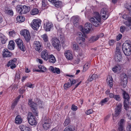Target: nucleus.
Returning <instances> with one entry per match:
<instances>
[{
  "label": "nucleus",
  "instance_id": "f257e3e1",
  "mask_svg": "<svg viewBox=\"0 0 131 131\" xmlns=\"http://www.w3.org/2000/svg\"><path fill=\"white\" fill-rule=\"evenodd\" d=\"M95 16L90 19V21L93 25L95 27H98L101 24V18L99 13L96 12L95 13Z\"/></svg>",
  "mask_w": 131,
  "mask_h": 131
},
{
  "label": "nucleus",
  "instance_id": "f03ea898",
  "mask_svg": "<svg viewBox=\"0 0 131 131\" xmlns=\"http://www.w3.org/2000/svg\"><path fill=\"white\" fill-rule=\"evenodd\" d=\"M131 45L128 43H124L122 46V49L125 54L127 56H130L131 54Z\"/></svg>",
  "mask_w": 131,
  "mask_h": 131
},
{
  "label": "nucleus",
  "instance_id": "7ed1b4c3",
  "mask_svg": "<svg viewBox=\"0 0 131 131\" xmlns=\"http://www.w3.org/2000/svg\"><path fill=\"white\" fill-rule=\"evenodd\" d=\"M17 11L21 14H25L30 10V7L26 5L19 6L17 8Z\"/></svg>",
  "mask_w": 131,
  "mask_h": 131
},
{
  "label": "nucleus",
  "instance_id": "20e7f679",
  "mask_svg": "<svg viewBox=\"0 0 131 131\" xmlns=\"http://www.w3.org/2000/svg\"><path fill=\"white\" fill-rule=\"evenodd\" d=\"M27 119L29 124L31 125H36L37 121L35 117L34 116L32 113L29 112L28 113Z\"/></svg>",
  "mask_w": 131,
  "mask_h": 131
},
{
  "label": "nucleus",
  "instance_id": "39448f33",
  "mask_svg": "<svg viewBox=\"0 0 131 131\" xmlns=\"http://www.w3.org/2000/svg\"><path fill=\"white\" fill-rule=\"evenodd\" d=\"M20 34L24 36L25 40L28 42L30 41V33L28 30L26 29H24L20 31Z\"/></svg>",
  "mask_w": 131,
  "mask_h": 131
},
{
  "label": "nucleus",
  "instance_id": "423d86ee",
  "mask_svg": "<svg viewBox=\"0 0 131 131\" xmlns=\"http://www.w3.org/2000/svg\"><path fill=\"white\" fill-rule=\"evenodd\" d=\"M52 44L53 47L58 51L60 49L61 45L60 41L57 38H53L52 39Z\"/></svg>",
  "mask_w": 131,
  "mask_h": 131
},
{
  "label": "nucleus",
  "instance_id": "0eeeda50",
  "mask_svg": "<svg viewBox=\"0 0 131 131\" xmlns=\"http://www.w3.org/2000/svg\"><path fill=\"white\" fill-rule=\"evenodd\" d=\"M92 25V24L89 23H86L85 25L84 28L82 26H81V30L82 32L88 33L90 30Z\"/></svg>",
  "mask_w": 131,
  "mask_h": 131
},
{
  "label": "nucleus",
  "instance_id": "6e6552de",
  "mask_svg": "<svg viewBox=\"0 0 131 131\" xmlns=\"http://www.w3.org/2000/svg\"><path fill=\"white\" fill-rule=\"evenodd\" d=\"M43 23L44 27L45 30L46 31H50L51 28L53 27L52 24L49 23V21L47 19L44 20Z\"/></svg>",
  "mask_w": 131,
  "mask_h": 131
},
{
  "label": "nucleus",
  "instance_id": "1a4fd4ad",
  "mask_svg": "<svg viewBox=\"0 0 131 131\" xmlns=\"http://www.w3.org/2000/svg\"><path fill=\"white\" fill-rule=\"evenodd\" d=\"M100 15L104 19H106L109 16V13L108 9L105 8H102L100 11Z\"/></svg>",
  "mask_w": 131,
  "mask_h": 131
},
{
  "label": "nucleus",
  "instance_id": "9d476101",
  "mask_svg": "<svg viewBox=\"0 0 131 131\" xmlns=\"http://www.w3.org/2000/svg\"><path fill=\"white\" fill-rule=\"evenodd\" d=\"M125 120L123 119H121L118 124V129L119 131H125L124 128Z\"/></svg>",
  "mask_w": 131,
  "mask_h": 131
},
{
  "label": "nucleus",
  "instance_id": "9b49d317",
  "mask_svg": "<svg viewBox=\"0 0 131 131\" xmlns=\"http://www.w3.org/2000/svg\"><path fill=\"white\" fill-rule=\"evenodd\" d=\"M33 46L35 50L38 52H40L42 49L41 43L38 41H35L33 43Z\"/></svg>",
  "mask_w": 131,
  "mask_h": 131
},
{
  "label": "nucleus",
  "instance_id": "f8f14e48",
  "mask_svg": "<svg viewBox=\"0 0 131 131\" xmlns=\"http://www.w3.org/2000/svg\"><path fill=\"white\" fill-rule=\"evenodd\" d=\"M33 22L31 24L32 27L34 30H37L41 25V21L40 20L36 19L34 20Z\"/></svg>",
  "mask_w": 131,
  "mask_h": 131
},
{
  "label": "nucleus",
  "instance_id": "ddd939ff",
  "mask_svg": "<svg viewBox=\"0 0 131 131\" xmlns=\"http://www.w3.org/2000/svg\"><path fill=\"white\" fill-rule=\"evenodd\" d=\"M15 41L18 46L21 50L24 51L25 50V46L23 45L22 40L19 38L15 40Z\"/></svg>",
  "mask_w": 131,
  "mask_h": 131
},
{
  "label": "nucleus",
  "instance_id": "4468645a",
  "mask_svg": "<svg viewBox=\"0 0 131 131\" xmlns=\"http://www.w3.org/2000/svg\"><path fill=\"white\" fill-rule=\"evenodd\" d=\"M83 34L80 32H79L78 33V36L79 38V40L78 42L79 43V44H81V43H83L85 40V39L84 38L86 37V36L85 33L82 32Z\"/></svg>",
  "mask_w": 131,
  "mask_h": 131
},
{
  "label": "nucleus",
  "instance_id": "2eb2a0df",
  "mask_svg": "<svg viewBox=\"0 0 131 131\" xmlns=\"http://www.w3.org/2000/svg\"><path fill=\"white\" fill-rule=\"evenodd\" d=\"M122 90V95L123 98L124 99V101L127 102L129 101L130 97L129 94L123 89Z\"/></svg>",
  "mask_w": 131,
  "mask_h": 131
},
{
  "label": "nucleus",
  "instance_id": "dca6fc26",
  "mask_svg": "<svg viewBox=\"0 0 131 131\" xmlns=\"http://www.w3.org/2000/svg\"><path fill=\"white\" fill-rule=\"evenodd\" d=\"M41 57L45 60L47 61L49 58V55H48L47 50H43L41 53Z\"/></svg>",
  "mask_w": 131,
  "mask_h": 131
},
{
  "label": "nucleus",
  "instance_id": "f3484780",
  "mask_svg": "<svg viewBox=\"0 0 131 131\" xmlns=\"http://www.w3.org/2000/svg\"><path fill=\"white\" fill-rule=\"evenodd\" d=\"M122 106V105L120 104L117 105L115 109V116L116 117L118 116L121 113Z\"/></svg>",
  "mask_w": 131,
  "mask_h": 131
},
{
  "label": "nucleus",
  "instance_id": "a211bd4d",
  "mask_svg": "<svg viewBox=\"0 0 131 131\" xmlns=\"http://www.w3.org/2000/svg\"><path fill=\"white\" fill-rule=\"evenodd\" d=\"M49 70L54 73L59 74L60 73V70L58 68H54L52 66H50Z\"/></svg>",
  "mask_w": 131,
  "mask_h": 131
},
{
  "label": "nucleus",
  "instance_id": "6ab92c4d",
  "mask_svg": "<svg viewBox=\"0 0 131 131\" xmlns=\"http://www.w3.org/2000/svg\"><path fill=\"white\" fill-rule=\"evenodd\" d=\"M12 55V53L9 52L7 49H5L3 51V56L4 57H10Z\"/></svg>",
  "mask_w": 131,
  "mask_h": 131
},
{
  "label": "nucleus",
  "instance_id": "aec40b11",
  "mask_svg": "<svg viewBox=\"0 0 131 131\" xmlns=\"http://www.w3.org/2000/svg\"><path fill=\"white\" fill-rule=\"evenodd\" d=\"M125 6L126 9L125 10L126 13H129V15H131V4L127 3L125 5Z\"/></svg>",
  "mask_w": 131,
  "mask_h": 131
},
{
  "label": "nucleus",
  "instance_id": "412c9836",
  "mask_svg": "<svg viewBox=\"0 0 131 131\" xmlns=\"http://www.w3.org/2000/svg\"><path fill=\"white\" fill-rule=\"evenodd\" d=\"M125 6L126 9L125 10L126 13H129V15H131V4L127 3L125 5Z\"/></svg>",
  "mask_w": 131,
  "mask_h": 131
},
{
  "label": "nucleus",
  "instance_id": "4be33fe9",
  "mask_svg": "<svg viewBox=\"0 0 131 131\" xmlns=\"http://www.w3.org/2000/svg\"><path fill=\"white\" fill-rule=\"evenodd\" d=\"M125 6L126 9L125 10L126 13H129V15H131V4L127 3L125 5Z\"/></svg>",
  "mask_w": 131,
  "mask_h": 131
},
{
  "label": "nucleus",
  "instance_id": "5701e85b",
  "mask_svg": "<svg viewBox=\"0 0 131 131\" xmlns=\"http://www.w3.org/2000/svg\"><path fill=\"white\" fill-rule=\"evenodd\" d=\"M74 18L73 24L74 26L78 27L79 25L80 18L78 16H75L73 17Z\"/></svg>",
  "mask_w": 131,
  "mask_h": 131
},
{
  "label": "nucleus",
  "instance_id": "b1692460",
  "mask_svg": "<svg viewBox=\"0 0 131 131\" xmlns=\"http://www.w3.org/2000/svg\"><path fill=\"white\" fill-rule=\"evenodd\" d=\"M113 80L112 77L110 76L108 77L106 80L107 84L110 88L113 86Z\"/></svg>",
  "mask_w": 131,
  "mask_h": 131
},
{
  "label": "nucleus",
  "instance_id": "393cba45",
  "mask_svg": "<svg viewBox=\"0 0 131 131\" xmlns=\"http://www.w3.org/2000/svg\"><path fill=\"white\" fill-rule=\"evenodd\" d=\"M122 78L123 82L124 85H126L127 82V75L125 73H123L122 75Z\"/></svg>",
  "mask_w": 131,
  "mask_h": 131
},
{
  "label": "nucleus",
  "instance_id": "a878e982",
  "mask_svg": "<svg viewBox=\"0 0 131 131\" xmlns=\"http://www.w3.org/2000/svg\"><path fill=\"white\" fill-rule=\"evenodd\" d=\"M15 43L13 40H10L9 41V44L8 46V48L10 49L13 50L15 48Z\"/></svg>",
  "mask_w": 131,
  "mask_h": 131
},
{
  "label": "nucleus",
  "instance_id": "bb28decb",
  "mask_svg": "<svg viewBox=\"0 0 131 131\" xmlns=\"http://www.w3.org/2000/svg\"><path fill=\"white\" fill-rule=\"evenodd\" d=\"M65 55L67 59L71 60L72 58V55L69 51H67L65 53Z\"/></svg>",
  "mask_w": 131,
  "mask_h": 131
},
{
  "label": "nucleus",
  "instance_id": "cd10ccee",
  "mask_svg": "<svg viewBox=\"0 0 131 131\" xmlns=\"http://www.w3.org/2000/svg\"><path fill=\"white\" fill-rule=\"evenodd\" d=\"M28 104L29 107L31 108V109L37 107V104L34 103L31 100H29Z\"/></svg>",
  "mask_w": 131,
  "mask_h": 131
},
{
  "label": "nucleus",
  "instance_id": "c85d7f7f",
  "mask_svg": "<svg viewBox=\"0 0 131 131\" xmlns=\"http://www.w3.org/2000/svg\"><path fill=\"white\" fill-rule=\"evenodd\" d=\"M75 128L74 126H70L66 128L63 131H75Z\"/></svg>",
  "mask_w": 131,
  "mask_h": 131
},
{
  "label": "nucleus",
  "instance_id": "c756f323",
  "mask_svg": "<svg viewBox=\"0 0 131 131\" xmlns=\"http://www.w3.org/2000/svg\"><path fill=\"white\" fill-rule=\"evenodd\" d=\"M115 58L116 61L119 62L122 60V57L121 54H115Z\"/></svg>",
  "mask_w": 131,
  "mask_h": 131
},
{
  "label": "nucleus",
  "instance_id": "7c9ffc66",
  "mask_svg": "<svg viewBox=\"0 0 131 131\" xmlns=\"http://www.w3.org/2000/svg\"><path fill=\"white\" fill-rule=\"evenodd\" d=\"M22 122V119L19 115L17 116L15 119V123L17 124H21Z\"/></svg>",
  "mask_w": 131,
  "mask_h": 131
},
{
  "label": "nucleus",
  "instance_id": "2f4dec72",
  "mask_svg": "<svg viewBox=\"0 0 131 131\" xmlns=\"http://www.w3.org/2000/svg\"><path fill=\"white\" fill-rule=\"evenodd\" d=\"M98 77L97 75L95 74H93L91 76L90 75L87 81L88 82H90L96 79Z\"/></svg>",
  "mask_w": 131,
  "mask_h": 131
},
{
  "label": "nucleus",
  "instance_id": "473e14b6",
  "mask_svg": "<svg viewBox=\"0 0 131 131\" xmlns=\"http://www.w3.org/2000/svg\"><path fill=\"white\" fill-rule=\"evenodd\" d=\"M121 69V66L119 65H117L114 67L112 69V70L114 72H120Z\"/></svg>",
  "mask_w": 131,
  "mask_h": 131
},
{
  "label": "nucleus",
  "instance_id": "72a5a7b5",
  "mask_svg": "<svg viewBox=\"0 0 131 131\" xmlns=\"http://www.w3.org/2000/svg\"><path fill=\"white\" fill-rule=\"evenodd\" d=\"M130 29L131 27H129V28H128L127 27H125L123 26H121L120 27L121 32L122 33L124 32L125 30H126V31H128Z\"/></svg>",
  "mask_w": 131,
  "mask_h": 131
},
{
  "label": "nucleus",
  "instance_id": "f704fd0d",
  "mask_svg": "<svg viewBox=\"0 0 131 131\" xmlns=\"http://www.w3.org/2000/svg\"><path fill=\"white\" fill-rule=\"evenodd\" d=\"M48 59L49 62L50 63H54L56 61L55 58L52 54H51L49 56Z\"/></svg>",
  "mask_w": 131,
  "mask_h": 131
},
{
  "label": "nucleus",
  "instance_id": "c9c22d12",
  "mask_svg": "<svg viewBox=\"0 0 131 131\" xmlns=\"http://www.w3.org/2000/svg\"><path fill=\"white\" fill-rule=\"evenodd\" d=\"M7 66L8 67L10 66L12 69H13L16 67V65L14 63V62H13V61H9L8 63Z\"/></svg>",
  "mask_w": 131,
  "mask_h": 131
},
{
  "label": "nucleus",
  "instance_id": "e433bc0d",
  "mask_svg": "<svg viewBox=\"0 0 131 131\" xmlns=\"http://www.w3.org/2000/svg\"><path fill=\"white\" fill-rule=\"evenodd\" d=\"M53 3L54 5L57 7H60L62 4V2L60 1H56V0Z\"/></svg>",
  "mask_w": 131,
  "mask_h": 131
},
{
  "label": "nucleus",
  "instance_id": "4c0bfd02",
  "mask_svg": "<svg viewBox=\"0 0 131 131\" xmlns=\"http://www.w3.org/2000/svg\"><path fill=\"white\" fill-rule=\"evenodd\" d=\"M25 18L22 16H19L17 17L16 19L17 21L19 22H22L25 20Z\"/></svg>",
  "mask_w": 131,
  "mask_h": 131
},
{
  "label": "nucleus",
  "instance_id": "58836bf2",
  "mask_svg": "<svg viewBox=\"0 0 131 131\" xmlns=\"http://www.w3.org/2000/svg\"><path fill=\"white\" fill-rule=\"evenodd\" d=\"M124 24L129 28L131 25V18H130L129 20H126L124 22Z\"/></svg>",
  "mask_w": 131,
  "mask_h": 131
},
{
  "label": "nucleus",
  "instance_id": "ea45409f",
  "mask_svg": "<svg viewBox=\"0 0 131 131\" xmlns=\"http://www.w3.org/2000/svg\"><path fill=\"white\" fill-rule=\"evenodd\" d=\"M39 13L38 10L36 8H35L33 9L31 11V15H34L37 14Z\"/></svg>",
  "mask_w": 131,
  "mask_h": 131
},
{
  "label": "nucleus",
  "instance_id": "a19ab883",
  "mask_svg": "<svg viewBox=\"0 0 131 131\" xmlns=\"http://www.w3.org/2000/svg\"><path fill=\"white\" fill-rule=\"evenodd\" d=\"M50 124L44 123L43 124V128L46 130H47L49 129L50 128Z\"/></svg>",
  "mask_w": 131,
  "mask_h": 131
},
{
  "label": "nucleus",
  "instance_id": "79ce46f5",
  "mask_svg": "<svg viewBox=\"0 0 131 131\" xmlns=\"http://www.w3.org/2000/svg\"><path fill=\"white\" fill-rule=\"evenodd\" d=\"M31 110L33 113L36 116L38 115V112L37 107L32 108L31 109Z\"/></svg>",
  "mask_w": 131,
  "mask_h": 131
},
{
  "label": "nucleus",
  "instance_id": "37998d69",
  "mask_svg": "<svg viewBox=\"0 0 131 131\" xmlns=\"http://www.w3.org/2000/svg\"><path fill=\"white\" fill-rule=\"evenodd\" d=\"M31 110L33 113L36 116L38 115V112L37 107L32 108L31 109Z\"/></svg>",
  "mask_w": 131,
  "mask_h": 131
},
{
  "label": "nucleus",
  "instance_id": "c03bdc74",
  "mask_svg": "<svg viewBox=\"0 0 131 131\" xmlns=\"http://www.w3.org/2000/svg\"><path fill=\"white\" fill-rule=\"evenodd\" d=\"M19 128L21 131H24L26 129H30L29 128L23 125H20L19 126Z\"/></svg>",
  "mask_w": 131,
  "mask_h": 131
},
{
  "label": "nucleus",
  "instance_id": "a18cd8bd",
  "mask_svg": "<svg viewBox=\"0 0 131 131\" xmlns=\"http://www.w3.org/2000/svg\"><path fill=\"white\" fill-rule=\"evenodd\" d=\"M99 38V36H96L92 37L91 38L90 40L91 42H93L96 41Z\"/></svg>",
  "mask_w": 131,
  "mask_h": 131
},
{
  "label": "nucleus",
  "instance_id": "49530a36",
  "mask_svg": "<svg viewBox=\"0 0 131 131\" xmlns=\"http://www.w3.org/2000/svg\"><path fill=\"white\" fill-rule=\"evenodd\" d=\"M64 126H67L70 123V119L69 118L67 117L64 122Z\"/></svg>",
  "mask_w": 131,
  "mask_h": 131
},
{
  "label": "nucleus",
  "instance_id": "de8ad7c7",
  "mask_svg": "<svg viewBox=\"0 0 131 131\" xmlns=\"http://www.w3.org/2000/svg\"><path fill=\"white\" fill-rule=\"evenodd\" d=\"M129 101L127 102H125L124 101V108L127 111L128 109V104L129 103Z\"/></svg>",
  "mask_w": 131,
  "mask_h": 131
},
{
  "label": "nucleus",
  "instance_id": "09e8293b",
  "mask_svg": "<svg viewBox=\"0 0 131 131\" xmlns=\"http://www.w3.org/2000/svg\"><path fill=\"white\" fill-rule=\"evenodd\" d=\"M38 67L40 70H41V72H44L45 71L47 70L46 68L43 66L40 65Z\"/></svg>",
  "mask_w": 131,
  "mask_h": 131
},
{
  "label": "nucleus",
  "instance_id": "8fccbe9b",
  "mask_svg": "<svg viewBox=\"0 0 131 131\" xmlns=\"http://www.w3.org/2000/svg\"><path fill=\"white\" fill-rule=\"evenodd\" d=\"M71 84L69 82H68L65 84L64 85V89H67L70 87L71 85Z\"/></svg>",
  "mask_w": 131,
  "mask_h": 131
},
{
  "label": "nucleus",
  "instance_id": "3c124183",
  "mask_svg": "<svg viewBox=\"0 0 131 131\" xmlns=\"http://www.w3.org/2000/svg\"><path fill=\"white\" fill-rule=\"evenodd\" d=\"M90 65V64L88 63H86L85 64L83 67V71H85L89 67Z\"/></svg>",
  "mask_w": 131,
  "mask_h": 131
},
{
  "label": "nucleus",
  "instance_id": "603ef678",
  "mask_svg": "<svg viewBox=\"0 0 131 131\" xmlns=\"http://www.w3.org/2000/svg\"><path fill=\"white\" fill-rule=\"evenodd\" d=\"M121 48V46H117L116 48V51L115 54H121V53L120 52V49Z\"/></svg>",
  "mask_w": 131,
  "mask_h": 131
},
{
  "label": "nucleus",
  "instance_id": "864d4df0",
  "mask_svg": "<svg viewBox=\"0 0 131 131\" xmlns=\"http://www.w3.org/2000/svg\"><path fill=\"white\" fill-rule=\"evenodd\" d=\"M126 14L122 16L123 18L127 20H129L130 18H131L130 17H129L127 15L128 14H129V13H125Z\"/></svg>",
  "mask_w": 131,
  "mask_h": 131
},
{
  "label": "nucleus",
  "instance_id": "5fc2aeb1",
  "mask_svg": "<svg viewBox=\"0 0 131 131\" xmlns=\"http://www.w3.org/2000/svg\"><path fill=\"white\" fill-rule=\"evenodd\" d=\"M5 12L7 14L12 16L13 15V11L11 10H7L5 11Z\"/></svg>",
  "mask_w": 131,
  "mask_h": 131
},
{
  "label": "nucleus",
  "instance_id": "6e6d98bb",
  "mask_svg": "<svg viewBox=\"0 0 131 131\" xmlns=\"http://www.w3.org/2000/svg\"><path fill=\"white\" fill-rule=\"evenodd\" d=\"M79 47L78 45L76 43L73 44V50H77L79 48Z\"/></svg>",
  "mask_w": 131,
  "mask_h": 131
},
{
  "label": "nucleus",
  "instance_id": "4d7b16f0",
  "mask_svg": "<svg viewBox=\"0 0 131 131\" xmlns=\"http://www.w3.org/2000/svg\"><path fill=\"white\" fill-rule=\"evenodd\" d=\"M114 98L116 101H119L121 100V97L118 95H114Z\"/></svg>",
  "mask_w": 131,
  "mask_h": 131
},
{
  "label": "nucleus",
  "instance_id": "13d9d810",
  "mask_svg": "<svg viewBox=\"0 0 131 131\" xmlns=\"http://www.w3.org/2000/svg\"><path fill=\"white\" fill-rule=\"evenodd\" d=\"M108 98H105L104 99L102 100L101 102V104L102 105H103L104 104L106 103L108 101Z\"/></svg>",
  "mask_w": 131,
  "mask_h": 131
},
{
  "label": "nucleus",
  "instance_id": "bf43d9fd",
  "mask_svg": "<svg viewBox=\"0 0 131 131\" xmlns=\"http://www.w3.org/2000/svg\"><path fill=\"white\" fill-rule=\"evenodd\" d=\"M26 86L30 88H32L34 87V85L31 83L28 82L26 84Z\"/></svg>",
  "mask_w": 131,
  "mask_h": 131
},
{
  "label": "nucleus",
  "instance_id": "052dcab7",
  "mask_svg": "<svg viewBox=\"0 0 131 131\" xmlns=\"http://www.w3.org/2000/svg\"><path fill=\"white\" fill-rule=\"evenodd\" d=\"M9 34L10 36L13 37L14 36L15 34V32L14 30L12 31H9Z\"/></svg>",
  "mask_w": 131,
  "mask_h": 131
},
{
  "label": "nucleus",
  "instance_id": "680f3d73",
  "mask_svg": "<svg viewBox=\"0 0 131 131\" xmlns=\"http://www.w3.org/2000/svg\"><path fill=\"white\" fill-rule=\"evenodd\" d=\"M42 37L45 41L46 42L48 41V37L46 34H44L43 35Z\"/></svg>",
  "mask_w": 131,
  "mask_h": 131
},
{
  "label": "nucleus",
  "instance_id": "e2e57ef3",
  "mask_svg": "<svg viewBox=\"0 0 131 131\" xmlns=\"http://www.w3.org/2000/svg\"><path fill=\"white\" fill-rule=\"evenodd\" d=\"M116 41L115 40L112 39L109 41V43L110 45H113L114 44V43Z\"/></svg>",
  "mask_w": 131,
  "mask_h": 131
},
{
  "label": "nucleus",
  "instance_id": "0e129e2a",
  "mask_svg": "<svg viewBox=\"0 0 131 131\" xmlns=\"http://www.w3.org/2000/svg\"><path fill=\"white\" fill-rule=\"evenodd\" d=\"M77 107L73 104L71 106V110L73 111H76L77 109Z\"/></svg>",
  "mask_w": 131,
  "mask_h": 131
},
{
  "label": "nucleus",
  "instance_id": "69168bd1",
  "mask_svg": "<svg viewBox=\"0 0 131 131\" xmlns=\"http://www.w3.org/2000/svg\"><path fill=\"white\" fill-rule=\"evenodd\" d=\"M127 115L128 117L129 118L131 119V111L128 110L127 111Z\"/></svg>",
  "mask_w": 131,
  "mask_h": 131
},
{
  "label": "nucleus",
  "instance_id": "338daca9",
  "mask_svg": "<svg viewBox=\"0 0 131 131\" xmlns=\"http://www.w3.org/2000/svg\"><path fill=\"white\" fill-rule=\"evenodd\" d=\"M44 122V123L50 124L51 123V121L50 119L48 118V119H45Z\"/></svg>",
  "mask_w": 131,
  "mask_h": 131
},
{
  "label": "nucleus",
  "instance_id": "774afa93",
  "mask_svg": "<svg viewBox=\"0 0 131 131\" xmlns=\"http://www.w3.org/2000/svg\"><path fill=\"white\" fill-rule=\"evenodd\" d=\"M60 41L61 43H63L64 40V38L63 36L60 35L59 37Z\"/></svg>",
  "mask_w": 131,
  "mask_h": 131
}]
</instances>
